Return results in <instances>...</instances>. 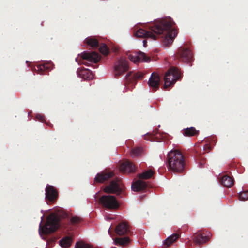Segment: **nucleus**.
<instances>
[{"label":"nucleus","instance_id":"nucleus-1","mask_svg":"<svg viewBox=\"0 0 248 248\" xmlns=\"http://www.w3.org/2000/svg\"><path fill=\"white\" fill-rule=\"evenodd\" d=\"M173 22L170 18L158 20L149 26L148 30L139 29L135 35L137 37L156 40L157 36L162 35L163 45L169 46L177 35V31L172 28Z\"/></svg>","mask_w":248,"mask_h":248},{"label":"nucleus","instance_id":"nucleus-2","mask_svg":"<svg viewBox=\"0 0 248 248\" xmlns=\"http://www.w3.org/2000/svg\"><path fill=\"white\" fill-rule=\"evenodd\" d=\"M67 218L68 224L64 227L68 225H76L79 224L82 221V218L78 216H69L67 213L62 209L59 210L55 213L50 214L47 218V221L44 225H42L41 222L39 232L44 234H48L56 231L58 228L63 224L62 219Z\"/></svg>","mask_w":248,"mask_h":248},{"label":"nucleus","instance_id":"nucleus-3","mask_svg":"<svg viewBox=\"0 0 248 248\" xmlns=\"http://www.w3.org/2000/svg\"><path fill=\"white\" fill-rule=\"evenodd\" d=\"M185 157L178 150L169 152L167 155V166L170 170L175 172H182L185 167Z\"/></svg>","mask_w":248,"mask_h":248},{"label":"nucleus","instance_id":"nucleus-4","mask_svg":"<svg viewBox=\"0 0 248 248\" xmlns=\"http://www.w3.org/2000/svg\"><path fill=\"white\" fill-rule=\"evenodd\" d=\"M181 78V74L179 69L175 67H171L164 76V89L167 90L168 88L173 86Z\"/></svg>","mask_w":248,"mask_h":248},{"label":"nucleus","instance_id":"nucleus-5","mask_svg":"<svg viewBox=\"0 0 248 248\" xmlns=\"http://www.w3.org/2000/svg\"><path fill=\"white\" fill-rule=\"evenodd\" d=\"M154 174V172L152 170H148L138 175L139 180L133 182L132 184V189L134 191H140L145 189L147 187L146 182L142 180V179H148L150 178Z\"/></svg>","mask_w":248,"mask_h":248},{"label":"nucleus","instance_id":"nucleus-6","mask_svg":"<svg viewBox=\"0 0 248 248\" xmlns=\"http://www.w3.org/2000/svg\"><path fill=\"white\" fill-rule=\"evenodd\" d=\"M99 202L104 207L109 209H117L119 207L118 202L114 196H102L99 199Z\"/></svg>","mask_w":248,"mask_h":248},{"label":"nucleus","instance_id":"nucleus-7","mask_svg":"<svg viewBox=\"0 0 248 248\" xmlns=\"http://www.w3.org/2000/svg\"><path fill=\"white\" fill-rule=\"evenodd\" d=\"M144 74L141 72L130 71L126 75L125 78V85L128 86L131 84V87L133 88V85L136 83L137 80L142 78Z\"/></svg>","mask_w":248,"mask_h":248},{"label":"nucleus","instance_id":"nucleus-8","mask_svg":"<svg viewBox=\"0 0 248 248\" xmlns=\"http://www.w3.org/2000/svg\"><path fill=\"white\" fill-rule=\"evenodd\" d=\"M177 57L180 61L188 62L192 59V53L189 48L180 47L178 50Z\"/></svg>","mask_w":248,"mask_h":248},{"label":"nucleus","instance_id":"nucleus-9","mask_svg":"<svg viewBox=\"0 0 248 248\" xmlns=\"http://www.w3.org/2000/svg\"><path fill=\"white\" fill-rule=\"evenodd\" d=\"M80 57L82 60H86L89 62L96 63L98 62L100 58V55L96 52H87L84 51L78 55Z\"/></svg>","mask_w":248,"mask_h":248},{"label":"nucleus","instance_id":"nucleus-10","mask_svg":"<svg viewBox=\"0 0 248 248\" xmlns=\"http://www.w3.org/2000/svg\"><path fill=\"white\" fill-rule=\"evenodd\" d=\"M104 190L107 193H115L117 195H119L122 193L123 188L120 186L119 181L114 180L111 181L109 185L104 188Z\"/></svg>","mask_w":248,"mask_h":248},{"label":"nucleus","instance_id":"nucleus-11","mask_svg":"<svg viewBox=\"0 0 248 248\" xmlns=\"http://www.w3.org/2000/svg\"><path fill=\"white\" fill-rule=\"evenodd\" d=\"M114 68L115 77L121 76L129 69L127 61L123 59L119 60L115 64Z\"/></svg>","mask_w":248,"mask_h":248},{"label":"nucleus","instance_id":"nucleus-12","mask_svg":"<svg viewBox=\"0 0 248 248\" xmlns=\"http://www.w3.org/2000/svg\"><path fill=\"white\" fill-rule=\"evenodd\" d=\"M128 58L135 63H138L140 62H148L150 61V58L141 51L129 54L128 55Z\"/></svg>","mask_w":248,"mask_h":248},{"label":"nucleus","instance_id":"nucleus-13","mask_svg":"<svg viewBox=\"0 0 248 248\" xmlns=\"http://www.w3.org/2000/svg\"><path fill=\"white\" fill-rule=\"evenodd\" d=\"M46 200L49 202H55L58 197V191L53 186L47 185L46 189Z\"/></svg>","mask_w":248,"mask_h":248},{"label":"nucleus","instance_id":"nucleus-14","mask_svg":"<svg viewBox=\"0 0 248 248\" xmlns=\"http://www.w3.org/2000/svg\"><path fill=\"white\" fill-rule=\"evenodd\" d=\"M160 78L159 75L153 72L148 81V84L151 89L152 92L156 91L159 88Z\"/></svg>","mask_w":248,"mask_h":248},{"label":"nucleus","instance_id":"nucleus-15","mask_svg":"<svg viewBox=\"0 0 248 248\" xmlns=\"http://www.w3.org/2000/svg\"><path fill=\"white\" fill-rule=\"evenodd\" d=\"M209 234V233L206 234L204 232L198 231L193 234V240L196 244L200 245L209 240L210 236Z\"/></svg>","mask_w":248,"mask_h":248},{"label":"nucleus","instance_id":"nucleus-16","mask_svg":"<svg viewBox=\"0 0 248 248\" xmlns=\"http://www.w3.org/2000/svg\"><path fill=\"white\" fill-rule=\"evenodd\" d=\"M120 170L123 173H129L134 172L136 168L135 165L131 162L126 160L121 164Z\"/></svg>","mask_w":248,"mask_h":248},{"label":"nucleus","instance_id":"nucleus-17","mask_svg":"<svg viewBox=\"0 0 248 248\" xmlns=\"http://www.w3.org/2000/svg\"><path fill=\"white\" fill-rule=\"evenodd\" d=\"M115 232L119 235H124L130 232L129 225L125 222L119 223L115 228Z\"/></svg>","mask_w":248,"mask_h":248},{"label":"nucleus","instance_id":"nucleus-18","mask_svg":"<svg viewBox=\"0 0 248 248\" xmlns=\"http://www.w3.org/2000/svg\"><path fill=\"white\" fill-rule=\"evenodd\" d=\"M77 73L79 77L86 80H90L93 78L91 71L87 69H78Z\"/></svg>","mask_w":248,"mask_h":248},{"label":"nucleus","instance_id":"nucleus-19","mask_svg":"<svg viewBox=\"0 0 248 248\" xmlns=\"http://www.w3.org/2000/svg\"><path fill=\"white\" fill-rule=\"evenodd\" d=\"M113 173L112 172H102L98 173L94 178V181L98 183H103L104 181L108 180L109 178L113 176Z\"/></svg>","mask_w":248,"mask_h":248},{"label":"nucleus","instance_id":"nucleus-20","mask_svg":"<svg viewBox=\"0 0 248 248\" xmlns=\"http://www.w3.org/2000/svg\"><path fill=\"white\" fill-rule=\"evenodd\" d=\"M220 183L225 187L230 188L233 186L234 180L230 176L226 175L222 177Z\"/></svg>","mask_w":248,"mask_h":248},{"label":"nucleus","instance_id":"nucleus-21","mask_svg":"<svg viewBox=\"0 0 248 248\" xmlns=\"http://www.w3.org/2000/svg\"><path fill=\"white\" fill-rule=\"evenodd\" d=\"M183 134L185 136L192 137L198 135L199 131L197 130L195 128L193 127H191L183 129Z\"/></svg>","mask_w":248,"mask_h":248},{"label":"nucleus","instance_id":"nucleus-22","mask_svg":"<svg viewBox=\"0 0 248 248\" xmlns=\"http://www.w3.org/2000/svg\"><path fill=\"white\" fill-rule=\"evenodd\" d=\"M180 237V235L174 233L168 237L164 242V244L167 247L170 246L171 244L176 241Z\"/></svg>","mask_w":248,"mask_h":248},{"label":"nucleus","instance_id":"nucleus-23","mask_svg":"<svg viewBox=\"0 0 248 248\" xmlns=\"http://www.w3.org/2000/svg\"><path fill=\"white\" fill-rule=\"evenodd\" d=\"M85 42L92 47L96 48L99 46V42L94 37H89L85 40Z\"/></svg>","mask_w":248,"mask_h":248},{"label":"nucleus","instance_id":"nucleus-24","mask_svg":"<svg viewBox=\"0 0 248 248\" xmlns=\"http://www.w3.org/2000/svg\"><path fill=\"white\" fill-rule=\"evenodd\" d=\"M130 241L128 237L116 238L114 242L116 245L122 246H125L128 245Z\"/></svg>","mask_w":248,"mask_h":248},{"label":"nucleus","instance_id":"nucleus-25","mask_svg":"<svg viewBox=\"0 0 248 248\" xmlns=\"http://www.w3.org/2000/svg\"><path fill=\"white\" fill-rule=\"evenodd\" d=\"M72 238L69 236L63 237L60 240L59 243L60 246L64 248L69 247L72 244Z\"/></svg>","mask_w":248,"mask_h":248},{"label":"nucleus","instance_id":"nucleus-26","mask_svg":"<svg viewBox=\"0 0 248 248\" xmlns=\"http://www.w3.org/2000/svg\"><path fill=\"white\" fill-rule=\"evenodd\" d=\"M143 150L140 147H135L131 151V155L133 157L141 156L143 154Z\"/></svg>","mask_w":248,"mask_h":248},{"label":"nucleus","instance_id":"nucleus-27","mask_svg":"<svg viewBox=\"0 0 248 248\" xmlns=\"http://www.w3.org/2000/svg\"><path fill=\"white\" fill-rule=\"evenodd\" d=\"M99 50L100 53L105 56L108 55L109 52L108 47L105 44H103L100 46Z\"/></svg>","mask_w":248,"mask_h":248},{"label":"nucleus","instance_id":"nucleus-28","mask_svg":"<svg viewBox=\"0 0 248 248\" xmlns=\"http://www.w3.org/2000/svg\"><path fill=\"white\" fill-rule=\"evenodd\" d=\"M37 68L40 74H44L43 72L48 69V67L47 64L44 63L37 66Z\"/></svg>","mask_w":248,"mask_h":248},{"label":"nucleus","instance_id":"nucleus-29","mask_svg":"<svg viewBox=\"0 0 248 248\" xmlns=\"http://www.w3.org/2000/svg\"><path fill=\"white\" fill-rule=\"evenodd\" d=\"M239 197L241 200H248V190L240 192L239 195Z\"/></svg>","mask_w":248,"mask_h":248},{"label":"nucleus","instance_id":"nucleus-30","mask_svg":"<svg viewBox=\"0 0 248 248\" xmlns=\"http://www.w3.org/2000/svg\"><path fill=\"white\" fill-rule=\"evenodd\" d=\"M75 248H91L90 246L82 242H77Z\"/></svg>","mask_w":248,"mask_h":248},{"label":"nucleus","instance_id":"nucleus-31","mask_svg":"<svg viewBox=\"0 0 248 248\" xmlns=\"http://www.w3.org/2000/svg\"><path fill=\"white\" fill-rule=\"evenodd\" d=\"M211 148H212L210 146V145H209V144H207L204 145V146L203 147V151L202 152H201V154H204L205 153H208V152H209L211 150Z\"/></svg>","mask_w":248,"mask_h":248},{"label":"nucleus","instance_id":"nucleus-32","mask_svg":"<svg viewBox=\"0 0 248 248\" xmlns=\"http://www.w3.org/2000/svg\"><path fill=\"white\" fill-rule=\"evenodd\" d=\"M36 118L38 120L43 122L45 121V117L43 115L38 114L36 116Z\"/></svg>","mask_w":248,"mask_h":248},{"label":"nucleus","instance_id":"nucleus-33","mask_svg":"<svg viewBox=\"0 0 248 248\" xmlns=\"http://www.w3.org/2000/svg\"><path fill=\"white\" fill-rule=\"evenodd\" d=\"M198 159L200 160V165L201 167H202L203 165L205 164L204 160L202 159V157L201 156H200L198 157Z\"/></svg>","mask_w":248,"mask_h":248},{"label":"nucleus","instance_id":"nucleus-34","mask_svg":"<svg viewBox=\"0 0 248 248\" xmlns=\"http://www.w3.org/2000/svg\"><path fill=\"white\" fill-rule=\"evenodd\" d=\"M78 58H77L76 59V61L77 62H78L79 63H81V64H84V65H88V64H87V62H80V61H78Z\"/></svg>","mask_w":248,"mask_h":248},{"label":"nucleus","instance_id":"nucleus-35","mask_svg":"<svg viewBox=\"0 0 248 248\" xmlns=\"http://www.w3.org/2000/svg\"><path fill=\"white\" fill-rule=\"evenodd\" d=\"M143 46L144 47H146V46H147V41L146 40H144L143 41Z\"/></svg>","mask_w":248,"mask_h":248},{"label":"nucleus","instance_id":"nucleus-36","mask_svg":"<svg viewBox=\"0 0 248 248\" xmlns=\"http://www.w3.org/2000/svg\"><path fill=\"white\" fill-rule=\"evenodd\" d=\"M47 125H48V126H50L51 127H52L53 126V125L52 124H51L50 122H46V123Z\"/></svg>","mask_w":248,"mask_h":248},{"label":"nucleus","instance_id":"nucleus-37","mask_svg":"<svg viewBox=\"0 0 248 248\" xmlns=\"http://www.w3.org/2000/svg\"><path fill=\"white\" fill-rule=\"evenodd\" d=\"M149 137V135H147V136H145V139L146 140H151V139H150Z\"/></svg>","mask_w":248,"mask_h":248}]
</instances>
